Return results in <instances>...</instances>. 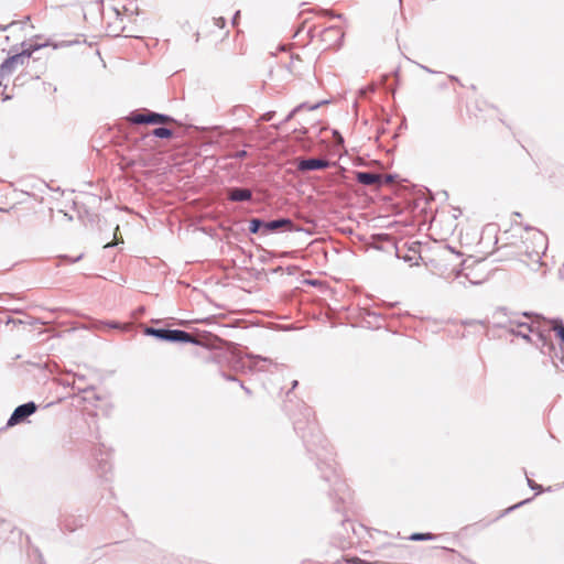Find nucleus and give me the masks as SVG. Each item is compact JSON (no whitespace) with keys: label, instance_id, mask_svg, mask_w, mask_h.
Wrapping results in <instances>:
<instances>
[{"label":"nucleus","instance_id":"nucleus-1","mask_svg":"<svg viewBox=\"0 0 564 564\" xmlns=\"http://www.w3.org/2000/svg\"><path fill=\"white\" fill-rule=\"evenodd\" d=\"M293 425L306 449L315 455L322 477L329 482V496H336L341 502H346L349 498L348 486L337 473L333 451L317 426L313 410L304 405L299 413L293 414Z\"/></svg>","mask_w":564,"mask_h":564},{"label":"nucleus","instance_id":"nucleus-2","mask_svg":"<svg viewBox=\"0 0 564 564\" xmlns=\"http://www.w3.org/2000/svg\"><path fill=\"white\" fill-rule=\"evenodd\" d=\"M501 315L507 316L506 307H498L494 312L492 319L495 327L509 328L511 326H517V328H525V334H523L521 338L534 344L543 355L552 357L553 354H555V346L550 338V329H546V325H544L546 322L544 319L541 321L539 316L535 315L534 319L523 322L521 319L522 317L531 318V314L528 312L514 313L508 321H499L498 318Z\"/></svg>","mask_w":564,"mask_h":564},{"label":"nucleus","instance_id":"nucleus-3","mask_svg":"<svg viewBox=\"0 0 564 564\" xmlns=\"http://www.w3.org/2000/svg\"><path fill=\"white\" fill-rule=\"evenodd\" d=\"M528 236L523 240L524 256L532 263H540L547 249V237L538 229L525 228Z\"/></svg>","mask_w":564,"mask_h":564},{"label":"nucleus","instance_id":"nucleus-4","mask_svg":"<svg viewBox=\"0 0 564 564\" xmlns=\"http://www.w3.org/2000/svg\"><path fill=\"white\" fill-rule=\"evenodd\" d=\"M47 45H50L47 42L36 43L34 45H29V47H24L21 52H17L8 56L0 65V78L11 76L19 65L28 63L34 51Z\"/></svg>","mask_w":564,"mask_h":564},{"label":"nucleus","instance_id":"nucleus-5","mask_svg":"<svg viewBox=\"0 0 564 564\" xmlns=\"http://www.w3.org/2000/svg\"><path fill=\"white\" fill-rule=\"evenodd\" d=\"M144 334L162 341L200 345L199 339L182 329L145 327Z\"/></svg>","mask_w":564,"mask_h":564},{"label":"nucleus","instance_id":"nucleus-6","mask_svg":"<svg viewBox=\"0 0 564 564\" xmlns=\"http://www.w3.org/2000/svg\"><path fill=\"white\" fill-rule=\"evenodd\" d=\"M128 119L133 124H165L175 122L171 116L147 109L143 112L132 111Z\"/></svg>","mask_w":564,"mask_h":564},{"label":"nucleus","instance_id":"nucleus-7","mask_svg":"<svg viewBox=\"0 0 564 564\" xmlns=\"http://www.w3.org/2000/svg\"><path fill=\"white\" fill-rule=\"evenodd\" d=\"M36 409L37 406L33 401L17 406L13 413L11 414L10 419L8 420L7 425L13 426L23 422L25 419L32 415L36 411Z\"/></svg>","mask_w":564,"mask_h":564},{"label":"nucleus","instance_id":"nucleus-8","mask_svg":"<svg viewBox=\"0 0 564 564\" xmlns=\"http://www.w3.org/2000/svg\"><path fill=\"white\" fill-rule=\"evenodd\" d=\"M34 25L31 22L30 17H25L23 20L10 21L4 24H0V32L15 33H32Z\"/></svg>","mask_w":564,"mask_h":564},{"label":"nucleus","instance_id":"nucleus-9","mask_svg":"<svg viewBox=\"0 0 564 564\" xmlns=\"http://www.w3.org/2000/svg\"><path fill=\"white\" fill-rule=\"evenodd\" d=\"M330 165L332 162L323 158L299 159L296 162V169L300 172L325 170L328 169Z\"/></svg>","mask_w":564,"mask_h":564},{"label":"nucleus","instance_id":"nucleus-10","mask_svg":"<svg viewBox=\"0 0 564 564\" xmlns=\"http://www.w3.org/2000/svg\"><path fill=\"white\" fill-rule=\"evenodd\" d=\"M294 228L293 221L290 218H278L269 221H264V230L262 231L263 236H267L271 232L278 231L280 229L292 231Z\"/></svg>","mask_w":564,"mask_h":564},{"label":"nucleus","instance_id":"nucleus-11","mask_svg":"<svg viewBox=\"0 0 564 564\" xmlns=\"http://www.w3.org/2000/svg\"><path fill=\"white\" fill-rule=\"evenodd\" d=\"M356 180L358 183L366 185V186H372L380 188L382 186V174L375 173V172H368V171H358L355 174Z\"/></svg>","mask_w":564,"mask_h":564},{"label":"nucleus","instance_id":"nucleus-12","mask_svg":"<svg viewBox=\"0 0 564 564\" xmlns=\"http://www.w3.org/2000/svg\"><path fill=\"white\" fill-rule=\"evenodd\" d=\"M227 198L230 202H249L252 199V192L246 187H230L227 191Z\"/></svg>","mask_w":564,"mask_h":564},{"label":"nucleus","instance_id":"nucleus-13","mask_svg":"<svg viewBox=\"0 0 564 564\" xmlns=\"http://www.w3.org/2000/svg\"><path fill=\"white\" fill-rule=\"evenodd\" d=\"M327 102H328L327 100H322V101H318L313 105H311L308 102H302V104L297 105L292 111H290L283 121H281L279 124H275L274 127L276 129H280L284 123L289 122L297 112H300L304 109L315 110V109L319 108L322 105L327 104Z\"/></svg>","mask_w":564,"mask_h":564},{"label":"nucleus","instance_id":"nucleus-14","mask_svg":"<svg viewBox=\"0 0 564 564\" xmlns=\"http://www.w3.org/2000/svg\"><path fill=\"white\" fill-rule=\"evenodd\" d=\"M252 359V366L259 371H269L271 366H276L271 359L261 356H249Z\"/></svg>","mask_w":564,"mask_h":564},{"label":"nucleus","instance_id":"nucleus-15","mask_svg":"<svg viewBox=\"0 0 564 564\" xmlns=\"http://www.w3.org/2000/svg\"><path fill=\"white\" fill-rule=\"evenodd\" d=\"M133 1L116 0L113 3V11L119 15L121 12L124 14H132L134 11Z\"/></svg>","mask_w":564,"mask_h":564},{"label":"nucleus","instance_id":"nucleus-16","mask_svg":"<svg viewBox=\"0 0 564 564\" xmlns=\"http://www.w3.org/2000/svg\"><path fill=\"white\" fill-rule=\"evenodd\" d=\"M173 135V131L170 128L166 127H158L154 128L150 133L145 134L143 138H159V139H170Z\"/></svg>","mask_w":564,"mask_h":564},{"label":"nucleus","instance_id":"nucleus-17","mask_svg":"<svg viewBox=\"0 0 564 564\" xmlns=\"http://www.w3.org/2000/svg\"><path fill=\"white\" fill-rule=\"evenodd\" d=\"M550 325H546V329H550V333L555 332L556 336L564 344V325L561 319H553L549 322ZM552 339V337L550 336Z\"/></svg>","mask_w":564,"mask_h":564},{"label":"nucleus","instance_id":"nucleus-18","mask_svg":"<svg viewBox=\"0 0 564 564\" xmlns=\"http://www.w3.org/2000/svg\"><path fill=\"white\" fill-rule=\"evenodd\" d=\"M264 230V220L260 218H252L249 221V232L250 234H258L262 232Z\"/></svg>","mask_w":564,"mask_h":564},{"label":"nucleus","instance_id":"nucleus-19","mask_svg":"<svg viewBox=\"0 0 564 564\" xmlns=\"http://www.w3.org/2000/svg\"><path fill=\"white\" fill-rule=\"evenodd\" d=\"M435 536L432 533H413L409 536L411 541H427L433 540Z\"/></svg>","mask_w":564,"mask_h":564},{"label":"nucleus","instance_id":"nucleus-20","mask_svg":"<svg viewBox=\"0 0 564 564\" xmlns=\"http://www.w3.org/2000/svg\"><path fill=\"white\" fill-rule=\"evenodd\" d=\"M365 315L368 317H372L376 321V323H378V324L380 321H382L387 316L386 313H377V312H371L369 310H366Z\"/></svg>","mask_w":564,"mask_h":564},{"label":"nucleus","instance_id":"nucleus-21","mask_svg":"<svg viewBox=\"0 0 564 564\" xmlns=\"http://www.w3.org/2000/svg\"><path fill=\"white\" fill-rule=\"evenodd\" d=\"M505 329L508 330L510 334L518 336V337H522V335L525 334V328H517V326H511V327L505 328Z\"/></svg>","mask_w":564,"mask_h":564},{"label":"nucleus","instance_id":"nucleus-22","mask_svg":"<svg viewBox=\"0 0 564 564\" xmlns=\"http://www.w3.org/2000/svg\"><path fill=\"white\" fill-rule=\"evenodd\" d=\"M247 155H248V153L246 150H240V151H237L236 153L231 154L229 158L236 159V160H241V159H245Z\"/></svg>","mask_w":564,"mask_h":564},{"label":"nucleus","instance_id":"nucleus-23","mask_svg":"<svg viewBox=\"0 0 564 564\" xmlns=\"http://www.w3.org/2000/svg\"><path fill=\"white\" fill-rule=\"evenodd\" d=\"M395 175L392 174H384L382 175V185L383 184H391L394 182Z\"/></svg>","mask_w":564,"mask_h":564},{"label":"nucleus","instance_id":"nucleus-24","mask_svg":"<svg viewBox=\"0 0 564 564\" xmlns=\"http://www.w3.org/2000/svg\"><path fill=\"white\" fill-rule=\"evenodd\" d=\"M528 479V485L531 489L533 490H538L539 492L542 491V486L535 484L533 480H531L530 478H527Z\"/></svg>","mask_w":564,"mask_h":564},{"label":"nucleus","instance_id":"nucleus-25","mask_svg":"<svg viewBox=\"0 0 564 564\" xmlns=\"http://www.w3.org/2000/svg\"><path fill=\"white\" fill-rule=\"evenodd\" d=\"M274 115H275L274 111H268V112L262 115L261 120L262 121H270V120L273 119Z\"/></svg>","mask_w":564,"mask_h":564},{"label":"nucleus","instance_id":"nucleus-26","mask_svg":"<svg viewBox=\"0 0 564 564\" xmlns=\"http://www.w3.org/2000/svg\"><path fill=\"white\" fill-rule=\"evenodd\" d=\"M347 562L352 563V564H370L367 561L356 557V556L347 560Z\"/></svg>","mask_w":564,"mask_h":564},{"label":"nucleus","instance_id":"nucleus-27","mask_svg":"<svg viewBox=\"0 0 564 564\" xmlns=\"http://www.w3.org/2000/svg\"><path fill=\"white\" fill-rule=\"evenodd\" d=\"M79 41H69V42H62L59 44H54V48H57V47H61V46H69V45H73V44H78Z\"/></svg>","mask_w":564,"mask_h":564},{"label":"nucleus","instance_id":"nucleus-28","mask_svg":"<svg viewBox=\"0 0 564 564\" xmlns=\"http://www.w3.org/2000/svg\"><path fill=\"white\" fill-rule=\"evenodd\" d=\"M464 276L469 281L470 284H479L481 280H474L469 276V273H464Z\"/></svg>","mask_w":564,"mask_h":564},{"label":"nucleus","instance_id":"nucleus-29","mask_svg":"<svg viewBox=\"0 0 564 564\" xmlns=\"http://www.w3.org/2000/svg\"><path fill=\"white\" fill-rule=\"evenodd\" d=\"M397 305V303H390V302H382L380 304V306L384 307L386 310H390L392 307H394Z\"/></svg>","mask_w":564,"mask_h":564},{"label":"nucleus","instance_id":"nucleus-30","mask_svg":"<svg viewBox=\"0 0 564 564\" xmlns=\"http://www.w3.org/2000/svg\"><path fill=\"white\" fill-rule=\"evenodd\" d=\"M514 313H516V312H509V311L507 310V316L501 315L498 319H499V321H508V319L512 316V314H514Z\"/></svg>","mask_w":564,"mask_h":564},{"label":"nucleus","instance_id":"nucleus-31","mask_svg":"<svg viewBox=\"0 0 564 564\" xmlns=\"http://www.w3.org/2000/svg\"><path fill=\"white\" fill-rule=\"evenodd\" d=\"M223 377L228 381H237V378L230 375L223 373Z\"/></svg>","mask_w":564,"mask_h":564},{"label":"nucleus","instance_id":"nucleus-32","mask_svg":"<svg viewBox=\"0 0 564 564\" xmlns=\"http://www.w3.org/2000/svg\"><path fill=\"white\" fill-rule=\"evenodd\" d=\"M305 26H306V23H304L302 26H300V28L296 30V32H295V34H294V35H300L302 32H304V31H305Z\"/></svg>","mask_w":564,"mask_h":564},{"label":"nucleus","instance_id":"nucleus-33","mask_svg":"<svg viewBox=\"0 0 564 564\" xmlns=\"http://www.w3.org/2000/svg\"><path fill=\"white\" fill-rule=\"evenodd\" d=\"M240 387L246 391L247 394H251V391L240 382Z\"/></svg>","mask_w":564,"mask_h":564},{"label":"nucleus","instance_id":"nucleus-34","mask_svg":"<svg viewBox=\"0 0 564 564\" xmlns=\"http://www.w3.org/2000/svg\"><path fill=\"white\" fill-rule=\"evenodd\" d=\"M216 22H217V24H220L221 26H224V24H225V21L223 18L216 19Z\"/></svg>","mask_w":564,"mask_h":564},{"label":"nucleus","instance_id":"nucleus-35","mask_svg":"<svg viewBox=\"0 0 564 564\" xmlns=\"http://www.w3.org/2000/svg\"><path fill=\"white\" fill-rule=\"evenodd\" d=\"M462 275H463V272L460 270L456 271V275H455L456 279H459Z\"/></svg>","mask_w":564,"mask_h":564},{"label":"nucleus","instance_id":"nucleus-36","mask_svg":"<svg viewBox=\"0 0 564 564\" xmlns=\"http://www.w3.org/2000/svg\"><path fill=\"white\" fill-rule=\"evenodd\" d=\"M3 79H4V78H0V87H4V88H6V87H7V85H6V84H3Z\"/></svg>","mask_w":564,"mask_h":564},{"label":"nucleus","instance_id":"nucleus-37","mask_svg":"<svg viewBox=\"0 0 564 564\" xmlns=\"http://www.w3.org/2000/svg\"><path fill=\"white\" fill-rule=\"evenodd\" d=\"M299 384L297 380H294L293 383H292V389L296 388Z\"/></svg>","mask_w":564,"mask_h":564},{"label":"nucleus","instance_id":"nucleus-38","mask_svg":"<svg viewBox=\"0 0 564 564\" xmlns=\"http://www.w3.org/2000/svg\"><path fill=\"white\" fill-rule=\"evenodd\" d=\"M423 69H425L427 73H434L432 69H430L429 67L426 66H423Z\"/></svg>","mask_w":564,"mask_h":564},{"label":"nucleus","instance_id":"nucleus-39","mask_svg":"<svg viewBox=\"0 0 564 564\" xmlns=\"http://www.w3.org/2000/svg\"><path fill=\"white\" fill-rule=\"evenodd\" d=\"M448 250H449L452 253L456 254V257H458V256H459V254H458V253H456V252L454 251V249H452L451 247H448Z\"/></svg>","mask_w":564,"mask_h":564},{"label":"nucleus","instance_id":"nucleus-40","mask_svg":"<svg viewBox=\"0 0 564 564\" xmlns=\"http://www.w3.org/2000/svg\"><path fill=\"white\" fill-rule=\"evenodd\" d=\"M110 327H112V328H117V327H118V324H117V323H112V324H110Z\"/></svg>","mask_w":564,"mask_h":564},{"label":"nucleus","instance_id":"nucleus-41","mask_svg":"<svg viewBox=\"0 0 564 564\" xmlns=\"http://www.w3.org/2000/svg\"><path fill=\"white\" fill-rule=\"evenodd\" d=\"M522 503H523V502H520V503H519V506H520V505H522ZM514 508H518V505H514V506H513V507H511L510 509H514Z\"/></svg>","mask_w":564,"mask_h":564},{"label":"nucleus","instance_id":"nucleus-42","mask_svg":"<svg viewBox=\"0 0 564 564\" xmlns=\"http://www.w3.org/2000/svg\"><path fill=\"white\" fill-rule=\"evenodd\" d=\"M111 246H112V245L109 242V243L105 245V248H109V247H111Z\"/></svg>","mask_w":564,"mask_h":564}]
</instances>
